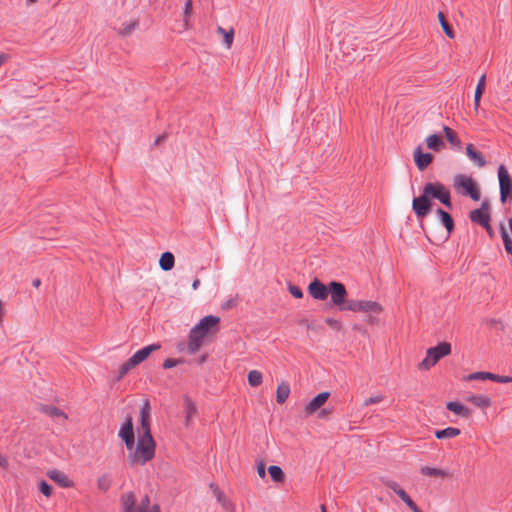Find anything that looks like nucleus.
I'll use <instances>...</instances> for the list:
<instances>
[{
  "mask_svg": "<svg viewBox=\"0 0 512 512\" xmlns=\"http://www.w3.org/2000/svg\"><path fill=\"white\" fill-rule=\"evenodd\" d=\"M156 445L143 443V440H138L134 451L130 452L127 456V461L131 466L140 464L144 465L155 456Z\"/></svg>",
  "mask_w": 512,
  "mask_h": 512,
  "instance_id": "f257e3e1",
  "label": "nucleus"
},
{
  "mask_svg": "<svg viewBox=\"0 0 512 512\" xmlns=\"http://www.w3.org/2000/svg\"><path fill=\"white\" fill-rule=\"evenodd\" d=\"M423 189L428 195L429 199H437L446 208L452 209L451 195L449 189L441 182H427Z\"/></svg>",
  "mask_w": 512,
  "mask_h": 512,
  "instance_id": "f03ea898",
  "label": "nucleus"
},
{
  "mask_svg": "<svg viewBox=\"0 0 512 512\" xmlns=\"http://www.w3.org/2000/svg\"><path fill=\"white\" fill-rule=\"evenodd\" d=\"M330 306H336L340 311H347L346 305L349 303L347 299L348 292L345 285L338 281L329 283Z\"/></svg>",
  "mask_w": 512,
  "mask_h": 512,
  "instance_id": "7ed1b4c3",
  "label": "nucleus"
},
{
  "mask_svg": "<svg viewBox=\"0 0 512 512\" xmlns=\"http://www.w3.org/2000/svg\"><path fill=\"white\" fill-rule=\"evenodd\" d=\"M454 187L462 189L463 195H468L472 200L478 201L481 193L478 184L471 178L464 174H457L454 177Z\"/></svg>",
  "mask_w": 512,
  "mask_h": 512,
  "instance_id": "20e7f679",
  "label": "nucleus"
},
{
  "mask_svg": "<svg viewBox=\"0 0 512 512\" xmlns=\"http://www.w3.org/2000/svg\"><path fill=\"white\" fill-rule=\"evenodd\" d=\"M498 180L500 189V201L506 203L512 200V178L504 165L498 167Z\"/></svg>",
  "mask_w": 512,
  "mask_h": 512,
  "instance_id": "39448f33",
  "label": "nucleus"
},
{
  "mask_svg": "<svg viewBox=\"0 0 512 512\" xmlns=\"http://www.w3.org/2000/svg\"><path fill=\"white\" fill-rule=\"evenodd\" d=\"M347 311L380 314L383 311L382 305L370 300H349Z\"/></svg>",
  "mask_w": 512,
  "mask_h": 512,
  "instance_id": "423d86ee",
  "label": "nucleus"
},
{
  "mask_svg": "<svg viewBox=\"0 0 512 512\" xmlns=\"http://www.w3.org/2000/svg\"><path fill=\"white\" fill-rule=\"evenodd\" d=\"M432 209V201L429 199L425 190L423 189L422 194L419 197L413 198L412 210L418 219L426 217Z\"/></svg>",
  "mask_w": 512,
  "mask_h": 512,
  "instance_id": "0eeeda50",
  "label": "nucleus"
},
{
  "mask_svg": "<svg viewBox=\"0 0 512 512\" xmlns=\"http://www.w3.org/2000/svg\"><path fill=\"white\" fill-rule=\"evenodd\" d=\"M490 203L488 199L482 201L480 208L474 209L469 213V218L473 223L480 226H486L490 222Z\"/></svg>",
  "mask_w": 512,
  "mask_h": 512,
  "instance_id": "6e6552de",
  "label": "nucleus"
},
{
  "mask_svg": "<svg viewBox=\"0 0 512 512\" xmlns=\"http://www.w3.org/2000/svg\"><path fill=\"white\" fill-rule=\"evenodd\" d=\"M220 323V318L214 315H207L203 317L198 324L194 326L195 332L198 330L205 336L217 331V326Z\"/></svg>",
  "mask_w": 512,
  "mask_h": 512,
  "instance_id": "1a4fd4ad",
  "label": "nucleus"
},
{
  "mask_svg": "<svg viewBox=\"0 0 512 512\" xmlns=\"http://www.w3.org/2000/svg\"><path fill=\"white\" fill-rule=\"evenodd\" d=\"M308 292L315 300H326L329 296V284L325 285L318 278H314L308 285Z\"/></svg>",
  "mask_w": 512,
  "mask_h": 512,
  "instance_id": "9d476101",
  "label": "nucleus"
},
{
  "mask_svg": "<svg viewBox=\"0 0 512 512\" xmlns=\"http://www.w3.org/2000/svg\"><path fill=\"white\" fill-rule=\"evenodd\" d=\"M121 504L123 507V512H160V506L158 504H154L150 511L144 510H136L134 509L136 504V497L134 493L128 492L122 495Z\"/></svg>",
  "mask_w": 512,
  "mask_h": 512,
  "instance_id": "9b49d317",
  "label": "nucleus"
},
{
  "mask_svg": "<svg viewBox=\"0 0 512 512\" xmlns=\"http://www.w3.org/2000/svg\"><path fill=\"white\" fill-rule=\"evenodd\" d=\"M206 336L199 332L198 330L195 332V328L193 327L189 333L187 351L190 355L195 354L200 350L203 345L204 338Z\"/></svg>",
  "mask_w": 512,
  "mask_h": 512,
  "instance_id": "f8f14e48",
  "label": "nucleus"
},
{
  "mask_svg": "<svg viewBox=\"0 0 512 512\" xmlns=\"http://www.w3.org/2000/svg\"><path fill=\"white\" fill-rule=\"evenodd\" d=\"M415 165L420 171H424L434 159L431 153H423L422 147L419 145L413 152Z\"/></svg>",
  "mask_w": 512,
  "mask_h": 512,
  "instance_id": "ddd939ff",
  "label": "nucleus"
},
{
  "mask_svg": "<svg viewBox=\"0 0 512 512\" xmlns=\"http://www.w3.org/2000/svg\"><path fill=\"white\" fill-rule=\"evenodd\" d=\"M469 380H492L499 383L512 382L511 376H500L490 372H475L468 376Z\"/></svg>",
  "mask_w": 512,
  "mask_h": 512,
  "instance_id": "4468645a",
  "label": "nucleus"
},
{
  "mask_svg": "<svg viewBox=\"0 0 512 512\" xmlns=\"http://www.w3.org/2000/svg\"><path fill=\"white\" fill-rule=\"evenodd\" d=\"M451 353V345L448 342H441L435 347L428 349V356L432 357L433 362H438L441 358Z\"/></svg>",
  "mask_w": 512,
  "mask_h": 512,
  "instance_id": "2eb2a0df",
  "label": "nucleus"
},
{
  "mask_svg": "<svg viewBox=\"0 0 512 512\" xmlns=\"http://www.w3.org/2000/svg\"><path fill=\"white\" fill-rule=\"evenodd\" d=\"M161 348L159 343H153L151 345L145 346L142 349L136 351L130 358L137 365L146 360L150 354L154 351H157Z\"/></svg>",
  "mask_w": 512,
  "mask_h": 512,
  "instance_id": "dca6fc26",
  "label": "nucleus"
},
{
  "mask_svg": "<svg viewBox=\"0 0 512 512\" xmlns=\"http://www.w3.org/2000/svg\"><path fill=\"white\" fill-rule=\"evenodd\" d=\"M330 396V393L327 391L321 392L318 395H316L305 407V411L307 414H313L318 409L321 408L325 404V402L328 400Z\"/></svg>",
  "mask_w": 512,
  "mask_h": 512,
  "instance_id": "f3484780",
  "label": "nucleus"
},
{
  "mask_svg": "<svg viewBox=\"0 0 512 512\" xmlns=\"http://www.w3.org/2000/svg\"><path fill=\"white\" fill-rule=\"evenodd\" d=\"M47 476L60 487L70 488L73 486V482L67 477V475L59 470H49L47 472Z\"/></svg>",
  "mask_w": 512,
  "mask_h": 512,
  "instance_id": "a211bd4d",
  "label": "nucleus"
},
{
  "mask_svg": "<svg viewBox=\"0 0 512 512\" xmlns=\"http://www.w3.org/2000/svg\"><path fill=\"white\" fill-rule=\"evenodd\" d=\"M150 411L151 406L148 400H146L140 409V424L142 431H151L150 429Z\"/></svg>",
  "mask_w": 512,
  "mask_h": 512,
  "instance_id": "6ab92c4d",
  "label": "nucleus"
},
{
  "mask_svg": "<svg viewBox=\"0 0 512 512\" xmlns=\"http://www.w3.org/2000/svg\"><path fill=\"white\" fill-rule=\"evenodd\" d=\"M466 154L478 167H484L487 164L483 154L477 151L473 144H468L466 146Z\"/></svg>",
  "mask_w": 512,
  "mask_h": 512,
  "instance_id": "aec40b11",
  "label": "nucleus"
},
{
  "mask_svg": "<svg viewBox=\"0 0 512 512\" xmlns=\"http://www.w3.org/2000/svg\"><path fill=\"white\" fill-rule=\"evenodd\" d=\"M447 410L455 413L458 416L468 418L471 415V410L461 404L460 402L450 401L446 404Z\"/></svg>",
  "mask_w": 512,
  "mask_h": 512,
  "instance_id": "412c9836",
  "label": "nucleus"
},
{
  "mask_svg": "<svg viewBox=\"0 0 512 512\" xmlns=\"http://www.w3.org/2000/svg\"><path fill=\"white\" fill-rule=\"evenodd\" d=\"M38 410L53 418H63L64 420L68 419L67 414L56 406L41 404Z\"/></svg>",
  "mask_w": 512,
  "mask_h": 512,
  "instance_id": "4be33fe9",
  "label": "nucleus"
},
{
  "mask_svg": "<svg viewBox=\"0 0 512 512\" xmlns=\"http://www.w3.org/2000/svg\"><path fill=\"white\" fill-rule=\"evenodd\" d=\"M436 214L439 216L442 225L446 228L448 235H450L454 230V220L452 216L442 208H437Z\"/></svg>",
  "mask_w": 512,
  "mask_h": 512,
  "instance_id": "5701e85b",
  "label": "nucleus"
},
{
  "mask_svg": "<svg viewBox=\"0 0 512 512\" xmlns=\"http://www.w3.org/2000/svg\"><path fill=\"white\" fill-rule=\"evenodd\" d=\"M118 436L122 440H126V438L134 437V429H133V420L131 416H128L124 423L122 424Z\"/></svg>",
  "mask_w": 512,
  "mask_h": 512,
  "instance_id": "b1692460",
  "label": "nucleus"
},
{
  "mask_svg": "<svg viewBox=\"0 0 512 512\" xmlns=\"http://www.w3.org/2000/svg\"><path fill=\"white\" fill-rule=\"evenodd\" d=\"M466 400L479 408H488L491 406L490 397L482 394L470 395Z\"/></svg>",
  "mask_w": 512,
  "mask_h": 512,
  "instance_id": "393cba45",
  "label": "nucleus"
},
{
  "mask_svg": "<svg viewBox=\"0 0 512 512\" xmlns=\"http://www.w3.org/2000/svg\"><path fill=\"white\" fill-rule=\"evenodd\" d=\"M210 488L212 489L213 494L217 498V501L223 506V508L233 512V509H234L233 504L224 496V494L220 491L218 486L211 483Z\"/></svg>",
  "mask_w": 512,
  "mask_h": 512,
  "instance_id": "a878e982",
  "label": "nucleus"
},
{
  "mask_svg": "<svg viewBox=\"0 0 512 512\" xmlns=\"http://www.w3.org/2000/svg\"><path fill=\"white\" fill-rule=\"evenodd\" d=\"M427 147L435 152L442 150L445 143L440 135L432 134L426 138Z\"/></svg>",
  "mask_w": 512,
  "mask_h": 512,
  "instance_id": "bb28decb",
  "label": "nucleus"
},
{
  "mask_svg": "<svg viewBox=\"0 0 512 512\" xmlns=\"http://www.w3.org/2000/svg\"><path fill=\"white\" fill-rule=\"evenodd\" d=\"M184 409L186 413L185 424L189 426L191 419L197 414V407L188 396L184 397Z\"/></svg>",
  "mask_w": 512,
  "mask_h": 512,
  "instance_id": "cd10ccee",
  "label": "nucleus"
},
{
  "mask_svg": "<svg viewBox=\"0 0 512 512\" xmlns=\"http://www.w3.org/2000/svg\"><path fill=\"white\" fill-rule=\"evenodd\" d=\"M290 395V386L287 382L282 381L276 391V402L278 404H283Z\"/></svg>",
  "mask_w": 512,
  "mask_h": 512,
  "instance_id": "c85d7f7f",
  "label": "nucleus"
},
{
  "mask_svg": "<svg viewBox=\"0 0 512 512\" xmlns=\"http://www.w3.org/2000/svg\"><path fill=\"white\" fill-rule=\"evenodd\" d=\"M485 87H486V75L483 74L477 83L475 93H474V108H475V110H477L480 105V100H481L482 94L485 91Z\"/></svg>",
  "mask_w": 512,
  "mask_h": 512,
  "instance_id": "c756f323",
  "label": "nucleus"
},
{
  "mask_svg": "<svg viewBox=\"0 0 512 512\" xmlns=\"http://www.w3.org/2000/svg\"><path fill=\"white\" fill-rule=\"evenodd\" d=\"M443 132L445 134V137H446L447 141L452 146H454L458 150H460L462 148V142H461V140L459 139V137L457 136V134H456V132L454 130H452L450 127L444 125L443 126Z\"/></svg>",
  "mask_w": 512,
  "mask_h": 512,
  "instance_id": "7c9ffc66",
  "label": "nucleus"
},
{
  "mask_svg": "<svg viewBox=\"0 0 512 512\" xmlns=\"http://www.w3.org/2000/svg\"><path fill=\"white\" fill-rule=\"evenodd\" d=\"M175 264V257L173 253L171 252H164L162 253L160 259H159V265L162 270L164 271H170Z\"/></svg>",
  "mask_w": 512,
  "mask_h": 512,
  "instance_id": "2f4dec72",
  "label": "nucleus"
},
{
  "mask_svg": "<svg viewBox=\"0 0 512 512\" xmlns=\"http://www.w3.org/2000/svg\"><path fill=\"white\" fill-rule=\"evenodd\" d=\"M461 431L458 428L455 427H447L442 430H436L435 431V437L437 439H447V438H454L460 435Z\"/></svg>",
  "mask_w": 512,
  "mask_h": 512,
  "instance_id": "473e14b6",
  "label": "nucleus"
},
{
  "mask_svg": "<svg viewBox=\"0 0 512 512\" xmlns=\"http://www.w3.org/2000/svg\"><path fill=\"white\" fill-rule=\"evenodd\" d=\"M420 472L423 475L432 476V477L446 478V477L450 476V473L446 470L432 468V467H428V466L421 467Z\"/></svg>",
  "mask_w": 512,
  "mask_h": 512,
  "instance_id": "72a5a7b5",
  "label": "nucleus"
},
{
  "mask_svg": "<svg viewBox=\"0 0 512 512\" xmlns=\"http://www.w3.org/2000/svg\"><path fill=\"white\" fill-rule=\"evenodd\" d=\"M438 20L441 25V28L445 35L449 37L450 39H453L455 37V33L453 31L452 26L448 23L447 19L445 18L444 14L442 12L438 13Z\"/></svg>",
  "mask_w": 512,
  "mask_h": 512,
  "instance_id": "f704fd0d",
  "label": "nucleus"
},
{
  "mask_svg": "<svg viewBox=\"0 0 512 512\" xmlns=\"http://www.w3.org/2000/svg\"><path fill=\"white\" fill-rule=\"evenodd\" d=\"M268 473L274 482H283L285 480V474L282 468L277 465L269 466Z\"/></svg>",
  "mask_w": 512,
  "mask_h": 512,
  "instance_id": "c9c22d12",
  "label": "nucleus"
},
{
  "mask_svg": "<svg viewBox=\"0 0 512 512\" xmlns=\"http://www.w3.org/2000/svg\"><path fill=\"white\" fill-rule=\"evenodd\" d=\"M217 33L223 36V43L227 48H230L234 39V30H225L223 27L218 26Z\"/></svg>",
  "mask_w": 512,
  "mask_h": 512,
  "instance_id": "e433bc0d",
  "label": "nucleus"
},
{
  "mask_svg": "<svg viewBox=\"0 0 512 512\" xmlns=\"http://www.w3.org/2000/svg\"><path fill=\"white\" fill-rule=\"evenodd\" d=\"M136 364L129 358L125 363H123L118 371V375L116 377V381H120L131 369L135 368Z\"/></svg>",
  "mask_w": 512,
  "mask_h": 512,
  "instance_id": "4c0bfd02",
  "label": "nucleus"
},
{
  "mask_svg": "<svg viewBox=\"0 0 512 512\" xmlns=\"http://www.w3.org/2000/svg\"><path fill=\"white\" fill-rule=\"evenodd\" d=\"M262 373L258 370H251L248 373V383L252 387H258L262 383Z\"/></svg>",
  "mask_w": 512,
  "mask_h": 512,
  "instance_id": "58836bf2",
  "label": "nucleus"
},
{
  "mask_svg": "<svg viewBox=\"0 0 512 512\" xmlns=\"http://www.w3.org/2000/svg\"><path fill=\"white\" fill-rule=\"evenodd\" d=\"M111 483H112V480H111L110 475L109 474H103L97 480V487L102 492H106V491H108L110 489Z\"/></svg>",
  "mask_w": 512,
  "mask_h": 512,
  "instance_id": "ea45409f",
  "label": "nucleus"
},
{
  "mask_svg": "<svg viewBox=\"0 0 512 512\" xmlns=\"http://www.w3.org/2000/svg\"><path fill=\"white\" fill-rule=\"evenodd\" d=\"M500 231H501V237L503 239L505 250L508 254H510L512 256V239L510 238L509 234L507 233L504 225H501Z\"/></svg>",
  "mask_w": 512,
  "mask_h": 512,
  "instance_id": "a19ab883",
  "label": "nucleus"
},
{
  "mask_svg": "<svg viewBox=\"0 0 512 512\" xmlns=\"http://www.w3.org/2000/svg\"><path fill=\"white\" fill-rule=\"evenodd\" d=\"M192 14V0H187L184 6V27L189 29V17Z\"/></svg>",
  "mask_w": 512,
  "mask_h": 512,
  "instance_id": "79ce46f5",
  "label": "nucleus"
},
{
  "mask_svg": "<svg viewBox=\"0 0 512 512\" xmlns=\"http://www.w3.org/2000/svg\"><path fill=\"white\" fill-rule=\"evenodd\" d=\"M39 491L46 497H50L53 493V488L52 486L46 482L45 480H41L39 482Z\"/></svg>",
  "mask_w": 512,
  "mask_h": 512,
  "instance_id": "37998d69",
  "label": "nucleus"
},
{
  "mask_svg": "<svg viewBox=\"0 0 512 512\" xmlns=\"http://www.w3.org/2000/svg\"><path fill=\"white\" fill-rule=\"evenodd\" d=\"M435 364H436V362H433L432 357L428 356V351H427L426 357L418 364V369L419 370H429Z\"/></svg>",
  "mask_w": 512,
  "mask_h": 512,
  "instance_id": "c03bdc74",
  "label": "nucleus"
},
{
  "mask_svg": "<svg viewBox=\"0 0 512 512\" xmlns=\"http://www.w3.org/2000/svg\"><path fill=\"white\" fill-rule=\"evenodd\" d=\"M138 26V21H133L130 23H124L120 30V34L123 36L129 35L136 27Z\"/></svg>",
  "mask_w": 512,
  "mask_h": 512,
  "instance_id": "a18cd8bd",
  "label": "nucleus"
},
{
  "mask_svg": "<svg viewBox=\"0 0 512 512\" xmlns=\"http://www.w3.org/2000/svg\"><path fill=\"white\" fill-rule=\"evenodd\" d=\"M288 291L293 297L297 299L303 297L302 289L299 286L292 284L291 282L288 283Z\"/></svg>",
  "mask_w": 512,
  "mask_h": 512,
  "instance_id": "49530a36",
  "label": "nucleus"
},
{
  "mask_svg": "<svg viewBox=\"0 0 512 512\" xmlns=\"http://www.w3.org/2000/svg\"><path fill=\"white\" fill-rule=\"evenodd\" d=\"M325 323L331 327L332 329L336 330V331H340L341 328H342V322L340 320H337L335 318H326L325 319Z\"/></svg>",
  "mask_w": 512,
  "mask_h": 512,
  "instance_id": "de8ad7c7",
  "label": "nucleus"
},
{
  "mask_svg": "<svg viewBox=\"0 0 512 512\" xmlns=\"http://www.w3.org/2000/svg\"><path fill=\"white\" fill-rule=\"evenodd\" d=\"M138 440H143V443L156 445L151 431H142V434L139 436Z\"/></svg>",
  "mask_w": 512,
  "mask_h": 512,
  "instance_id": "09e8293b",
  "label": "nucleus"
},
{
  "mask_svg": "<svg viewBox=\"0 0 512 512\" xmlns=\"http://www.w3.org/2000/svg\"><path fill=\"white\" fill-rule=\"evenodd\" d=\"M184 360L183 359H172V358H168L166 360H164L163 362V368L164 369H170V368H173L181 363H183Z\"/></svg>",
  "mask_w": 512,
  "mask_h": 512,
  "instance_id": "8fccbe9b",
  "label": "nucleus"
},
{
  "mask_svg": "<svg viewBox=\"0 0 512 512\" xmlns=\"http://www.w3.org/2000/svg\"><path fill=\"white\" fill-rule=\"evenodd\" d=\"M398 497L410 508L414 506L415 502L410 498V496L404 491L400 490L398 492Z\"/></svg>",
  "mask_w": 512,
  "mask_h": 512,
  "instance_id": "3c124183",
  "label": "nucleus"
},
{
  "mask_svg": "<svg viewBox=\"0 0 512 512\" xmlns=\"http://www.w3.org/2000/svg\"><path fill=\"white\" fill-rule=\"evenodd\" d=\"M385 486L389 489H391L393 492H395L397 495H398V492L400 490H403L399 484L395 481H392V480H388L385 482Z\"/></svg>",
  "mask_w": 512,
  "mask_h": 512,
  "instance_id": "603ef678",
  "label": "nucleus"
},
{
  "mask_svg": "<svg viewBox=\"0 0 512 512\" xmlns=\"http://www.w3.org/2000/svg\"><path fill=\"white\" fill-rule=\"evenodd\" d=\"M382 400H383V396L382 395L372 396L370 398H367L364 401V406H369V405H372V404H376V403L381 402Z\"/></svg>",
  "mask_w": 512,
  "mask_h": 512,
  "instance_id": "864d4df0",
  "label": "nucleus"
},
{
  "mask_svg": "<svg viewBox=\"0 0 512 512\" xmlns=\"http://www.w3.org/2000/svg\"><path fill=\"white\" fill-rule=\"evenodd\" d=\"M149 505H150V498L148 495H145L141 499L140 507L138 508V510L148 511Z\"/></svg>",
  "mask_w": 512,
  "mask_h": 512,
  "instance_id": "5fc2aeb1",
  "label": "nucleus"
},
{
  "mask_svg": "<svg viewBox=\"0 0 512 512\" xmlns=\"http://www.w3.org/2000/svg\"><path fill=\"white\" fill-rule=\"evenodd\" d=\"M257 473L259 475L260 478L264 479L266 477V468H265V464L260 461L257 465Z\"/></svg>",
  "mask_w": 512,
  "mask_h": 512,
  "instance_id": "6e6d98bb",
  "label": "nucleus"
},
{
  "mask_svg": "<svg viewBox=\"0 0 512 512\" xmlns=\"http://www.w3.org/2000/svg\"><path fill=\"white\" fill-rule=\"evenodd\" d=\"M376 315L377 314L369 313V315L366 317V322L370 325L379 324V318Z\"/></svg>",
  "mask_w": 512,
  "mask_h": 512,
  "instance_id": "4d7b16f0",
  "label": "nucleus"
},
{
  "mask_svg": "<svg viewBox=\"0 0 512 512\" xmlns=\"http://www.w3.org/2000/svg\"><path fill=\"white\" fill-rule=\"evenodd\" d=\"M123 441L125 443L126 448L132 452L135 446V436L131 438H126V440Z\"/></svg>",
  "mask_w": 512,
  "mask_h": 512,
  "instance_id": "13d9d810",
  "label": "nucleus"
},
{
  "mask_svg": "<svg viewBox=\"0 0 512 512\" xmlns=\"http://www.w3.org/2000/svg\"><path fill=\"white\" fill-rule=\"evenodd\" d=\"M486 231L487 233L489 234L490 237H493L494 235V232H493V229L490 225V222H487V225L486 226H482Z\"/></svg>",
  "mask_w": 512,
  "mask_h": 512,
  "instance_id": "bf43d9fd",
  "label": "nucleus"
},
{
  "mask_svg": "<svg viewBox=\"0 0 512 512\" xmlns=\"http://www.w3.org/2000/svg\"><path fill=\"white\" fill-rule=\"evenodd\" d=\"M329 413H330V411H329L328 409L324 408V409H322V410L320 411L319 417H320V418H325V417H327V415H328Z\"/></svg>",
  "mask_w": 512,
  "mask_h": 512,
  "instance_id": "052dcab7",
  "label": "nucleus"
},
{
  "mask_svg": "<svg viewBox=\"0 0 512 512\" xmlns=\"http://www.w3.org/2000/svg\"><path fill=\"white\" fill-rule=\"evenodd\" d=\"M199 286H200V280L198 278H196L192 283V288H193V290H197Z\"/></svg>",
  "mask_w": 512,
  "mask_h": 512,
  "instance_id": "680f3d73",
  "label": "nucleus"
},
{
  "mask_svg": "<svg viewBox=\"0 0 512 512\" xmlns=\"http://www.w3.org/2000/svg\"><path fill=\"white\" fill-rule=\"evenodd\" d=\"M165 139V134L161 135V136H158L155 141H154V145H158L160 144L163 140Z\"/></svg>",
  "mask_w": 512,
  "mask_h": 512,
  "instance_id": "e2e57ef3",
  "label": "nucleus"
},
{
  "mask_svg": "<svg viewBox=\"0 0 512 512\" xmlns=\"http://www.w3.org/2000/svg\"><path fill=\"white\" fill-rule=\"evenodd\" d=\"M40 285H41V280L40 279L33 280V286L34 287L38 288Z\"/></svg>",
  "mask_w": 512,
  "mask_h": 512,
  "instance_id": "0e129e2a",
  "label": "nucleus"
},
{
  "mask_svg": "<svg viewBox=\"0 0 512 512\" xmlns=\"http://www.w3.org/2000/svg\"><path fill=\"white\" fill-rule=\"evenodd\" d=\"M5 60H6V55L0 54V67L4 64Z\"/></svg>",
  "mask_w": 512,
  "mask_h": 512,
  "instance_id": "69168bd1",
  "label": "nucleus"
},
{
  "mask_svg": "<svg viewBox=\"0 0 512 512\" xmlns=\"http://www.w3.org/2000/svg\"><path fill=\"white\" fill-rule=\"evenodd\" d=\"M410 509L412 510V512H422L418 506L416 504H414V506L410 507Z\"/></svg>",
  "mask_w": 512,
  "mask_h": 512,
  "instance_id": "338daca9",
  "label": "nucleus"
},
{
  "mask_svg": "<svg viewBox=\"0 0 512 512\" xmlns=\"http://www.w3.org/2000/svg\"><path fill=\"white\" fill-rule=\"evenodd\" d=\"M321 511H322V512H326V508H325V506H324V505H322V506H321Z\"/></svg>",
  "mask_w": 512,
  "mask_h": 512,
  "instance_id": "774afa93",
  "label": "nucleus"
}]
</instances>
